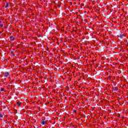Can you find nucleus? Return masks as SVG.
Here are the masks:
<instances>
[{
	"label": "nucleus",
	"instance_id": "1",
	"mask_svg": "<svg viewBox=\"0 0 128 128\" xmlns=\"http://www.w3.org/2000/svg\"><path fill=\"white\" fill-rule=\"evenodd\" d=\"M4 76L5 78H8L10 76V72H6L4 74Z\"/></svg>",
	"mask_w": 128,
	"mask_h": 128
},
{
	"label": "nucleus",
	"instance_id": "6",
	"mask_svg": "<svg viewBox=\"0 0 128 128\" xmlns=\"http://www.w3.org/2000/svg\"><path fill=\"white\" fill-rule=\"evenodd\" d=\"M20 102H17V104L18 106H20Z\"/></svg>",
	"mask_w": 128,
	"mask_h": 128
},
{
	"label": "nucleus",
	"instance_id": "13",
	"mask_svg": "<svg viewBox=\"0 0 128 128\" xmlns=\"http://www.w3.org/2000/svg\"><path fill=\"white\" fill-rule=\"evenodd\" d=\"M126 44H128V40H126Z\"/></svg>",
	"mask_w": 128,
	"mask_h": 128
},
{
	"label": "nucleus",
	"instance_id": "5",
	"mask_svg": "<svg viewBox=\"0 0 128 128\" xmlns=\"http://www.w3.org/2000/svg\"><path fill=\"white\" fill-rule=\"evenodd\" d=\"M42 124H46V121H43L42 120H41Z\"/></svg>",
	"mask_w": 128,
	"mask_h": 128
},
{
	"label": "nucleus",
	"instance_id": "2",
	"mask_svg": "<svg viewBox=\"0 0 128 128\" xmlns=\"http://www.w3.org/2000/svg\"><path fill=\"white\" fill-rule=\"evenodd\" d=\"M118 90V87H113L112 88L113 92H116V90Z\"/></svg>",
	"mask_w": 128,
	"mask_h": 128
},
{
	"label": "nucleus",
	"instance_id": "15",
	"mask_svg": "<svg viewBox=\"0 0 128 128\" xmlns=\"http://www.w3.org/2000/svg\"><path fill=\"white\" fill-rule=\"evenodd\" d=\"M124 36H126L124 35Z\"/></svg>",
	"mask_w": 128,
	"mask_h": 128
},
{
	"label": "nucleus",
	"instance_id": "14",
	"mask_svg": "<svg viewBox=\"0 0 128 128\" xmlns=\"http://www.w3.org/2000/svg\"><path fill=\"white\" fill-rule=\"evenodd\" d=\"M126 44H127V46H128V42H127Z\"/></svg>",
	"mask_w": 128,
	"mask_h": 128
},
{
	"label": "nucleus",
	"instance_id": "4",
	"mask_svg": "<svg viewBox=\"0 0 128 128\" xmlns=\"http://www.w3.org/2000/svg\"><path fill=\"white\" fill-rule=\"evenodd\" d=\"M119 38H122L123 36H124V34H120L118 36Z\"/></svg>",
	"mask_w": 128,
	"mask_h": 128
},
{
	"label": "nucleus",
	"instance_id": "3",
	"mask_svg": "<svg viewBox=\"0 0 128 128\" xmlns=\"http://www.w3.org/2000/svg\"><path fill=\"white\" fill-rule=\"evenodd\" d=\"M10 40L13 42V40H14V38L13 36H10Z\"/></svg>",
	"mask_w": 128,
	"mask_h": 128
},
{
	"label": "nucleus",
	"instance_id": "10",
	"mask_svg": "<svg viewBox=\"0 0 128 128\" xmlns=\"http://www.w3.org/2000/svg\"><path fill=\"white\" fill-rule=\"evenodd\" d=\"M0 118H3L2 114H0Z\"/></svg>",
	"mask_w": 128,
	"mask_h": 128
},
{
	"label": "nucleus",
	"instance_id": "8",
	"mask_svg": "<svg viewBox=\"0 0 128 128\" xmlns=\"http://www.w3.org/2000/svg\"><path fill=\"white\" fill-rule=\"evenodd\" d=\"M0 28H4V24H0Z\"/></svg>",
	"mask_w": 128,
	"mask_h": 128
},
{
	"label": "nucleus",
	"instance_id": "7",
	"mask_svg": "<svg viewBox=\"0 0 128 128\" xmlns=\"http://www.w3.org/2000/svg\"><path fill=\"white\" fill-rule=\"evenodd\" d=\"M8 3H6V6H5V8H8Z\"/></svg>",
	"mask_w": 128,
	"mask_h": 128
},
{
	"label": "nucleus",
	"instance_id": "9",
	"mask_svg": "<svg viewBox=\"0 0 128 128\" xmlns=\"http://www.w3.org/2000/svg\"><path fill=\"white\" fill-rule=\"evenodd\" d=\"M0 90L1 92H4V88H2Z\"/></svg>",
	"mask_w": 128,
	"mask_h": 128
},
{
	"label": "nucleus",
	"instance_id": "11",
	"mask_svg": "<svg viewBox=\"0 0 128 128\" xmlns=\"http://www.w3.org/2000/svg\"><path fill=\"white\" fill-rule=\"evenodd\" d=\"M74 112L76 113V110H74Z\"/></svg>",
	"mask_w": 128,
	"mask_h": 128
},
{
	"label": "nucleus",
	"instance_id": "12",
	"mask_svg": "<svg viewBox=\"0 0 128 128\" xmlns=\"http://www.w3.org/2000/svg\"><path fill=\"white\" fill-rule=\"evenodd\" d=\"M14 52L12 51L11 52V54H12V53Z\"/></svg>",
	"mask_w": 128,
	"mask_h": 128
}]
</instances>
